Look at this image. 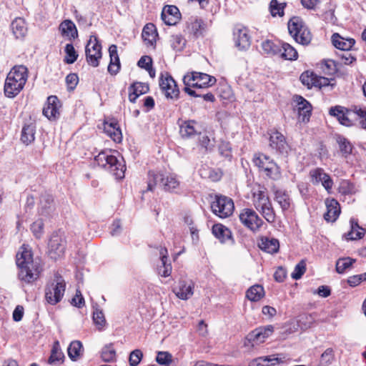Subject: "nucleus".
<instances>
[{
  "instance_id": "nucleus-35",
  "label": "nucleus",
  "mask_w": 366,
  "mask_h": 366,
  "mask_svg": "<svg viewBox=\"0 0 366 366\" xmlns=\"http://www.w3.org/2000/svg\"><path fill=\"white\" fill-rule=\"evenodd\" d=\"M335 140L339 146L340 152L343 157H347L352 153L354 146L348 139L343 135L337 134L336 135Z\"/></svg>"
},
{
  "instance_id": "nucleus-50",
  "label": "nucleus",
  "mask_w": 366,
  "mask_h": 366,
  "mask_svg": "<svg viewBox=\"0 0 366 366\" xmlns=\"http://www.w3.org/2000/svg\"><path fill=\"white\" fill-rule=\"evenodd\" d=\"M179 186V182L173 175L165 176V180L163 182L162 188L166 192H172L178 188Z\"/></svg>"
},
{
  "instance_id": "nucleus-49",
  "label": "nucleus",
  "mask_w": 366,
  "mask_h": 366,
  "mask_svg": "<svg viewBox=\"0 0 366 366\" xmlns=\"http://www.w3.org/2000/svg\"><path fill=\"white\" fill-rule=\"evenodd\" d=\"M65 56L64 62L67 64H74L79 56L72 44H67L64 48Z\"/></svg>"
},
{
  "instance_id": "nucleus-40",
  "label": "nucleus",
  "mask_w": 366,
  "mask_h": 366,
  "mask_svg": "<svg viewBox=\"0 0 366 366\" xmlns=\"http://www.w3.org/2000/svg\"><path fill=\"white\" fill-rule=\"evenodd\" d=\"M280 362L279 358L274 355L262 356L252 360L248 366H269Z\"/></svg>"
},
{
  "instance_id": "nucleus-20",
  "label": "nucleus",
  "mask_w": 366,
  "mask_h": 366,
  "mask_svg": "<svg viewBox=\"0 0 366 366\" xmlns=\"http://www.w3.org/2000/svg\"><path fill=\"white\" fill-rule=\"evenodd\" d=\"M104 132L115 142L122 141V133L116 119L112 118L104 122Z\"/></svg>"
},
{
  "instance_id": "nucleus-12",
  "label": "nucleus",
  "mask_w": 366,
  "mask_h": 366,
  "mask_svg": "<svg viewBox=\"0 0 366 366\" xmlns=\"http://www.w3.org/2000/svg\"><path fill=\"white\" fill-rule=\"evenodd\" d=\"M239 218L242 224L253 232L259 231L264 224V221L252 209H243L239 215Z\"/></svg>"
},
{
  "instance_id": "nucleus-55",
  "label": "nucleus",
  "mask_w": 366,
  "mask_h": 366,
  "mask_svg": "<svg viewBox=\"0 0 366 366\" xmlns=\"http://www.w3.org/2000/svg\"><path fill=\"white\" fill-rule=\"evenodd\" d=\"M265 190V188H261L260 186H259V189L253 192L255 207L270 201L269 197L266 195Z\"/></svg>"
},
{
  "instance_id": "nucleus-2",
  "label": "nucleus",
  "mask_w": 366,
  "mask_h": 366,
  "mask_svg": "<svg viewBox=\"0 0 366 366\" xmlns=\"http://www.w3.org/2000/svg\"><path fill=\"white\" fill-rule=\"evenodd\" d=\"M28 79V69L24 65H16L7 74L4 92L8 98H14L24 89Z\"/></svg>"
},
{
  "instance_id": "nucleus-57",
  "label": "nucleus",
  "mask_w": 366,
  "mask_h": 366,
  "mask_svg": "<svg viewBox=\"0 0 366 366\" xmlns=\"http://www.w3.org/2000/svg\"><path fill=\"white\" fill-rule=\"evenodd\" d=\"M156 361L161 365H169L172 362V355L169 352H158Z\"/></svg>"
},
{
  "instance_id": "nucleus-61",
  "label": "nucleus",
  "mask_w": 366,
  "mask_h": 366,
  "mask_svg": "<svg viewBox=\"0 0 366 366\" xmlns=\"http://www.w3.org/2000/svg\"><path fill=\"white\" fill-rule=\"evenodd\" d=\"M219 154L228 159L232 158V147L229 142L222 141L219 144Z\"/></svg>"
},
{
  "instance_id": "nucleus-9",
  "label": "nucleus",
  "mask_w": 366,
  "mask_h": 366,
  "mask_svg": "<svg viewBox=\"0 0 366 366\" xmlns=\"http://www.w3.org/2000/svg\"><path fill=\"white\" fill-rule=\"evenodd\" d=\"M85 54L89 65L93 67H97L99 65V60L102 57V44L97 36H90L85 46Z\"/></svg>"
},
{
  "instance_id": "nucleus-48",
  "label": "nucleus",
  "mask_w": 366,
  "mask_h": 366,
  "mask_svg": "<svg viewBox=\"0 0 366 366\" xmlns=\"http://www.w3.org/2000/svg\"><path fill=\"white\" fill-rule=\"evenodd\" d=\"M355 262V259L349 257L339 258L336 262V272L339 274H343Z\"/></svg>"
},
{
  "instance_id": "nucleus-22",
  "label": "nucleus",
  "mask_w": 366,
  "mask_h": 366,
  "mask_svg": "<svg viewBox=\"0 0 366 366\" xmlns=\"http://www.w3.org/2000/svg\"><path fill=\"white\" fill-rule=\"evenodd\" d=\"M163 21L169 26L175 25L181 17L179 9L176 6H166L161 14Z\"/></svg>"
},
{
  "instance_id": "nucleus-34",
  "label": "nucleus",
  "mask_w": 366,
  "mask_h": 366,
  "mask_svg": "<svg viewBox=\"0 0 366 366\" xmlns=\"http://www.w3.org/2000/svg\"><path fill=\"white\" fill-rule=\"evenodd\" d=\"M64 355L60 348L59 342L55 341L48 359V363L53 365H59L64 362Z\"/></svg>"
},
{
  "instance_id": "nucleus-21",
  "label": "nucleus",
  "mask_w": 366,
  "mask_h": 366,
  "mask_svg": "<svg viewBox=\"0 0 366 366\" xmlns=\"http://www.w3.org/2000/svg\"><path fill=\"white\" fill-rule=\"evenodd\" d=\"M351 110L339 105L332 107L329 110L330 115L336 117L340 124L346 127H351L353 124L349 118Z\"/></svg>"
},
{
  "instance_id": "nucleus-25",
  "label": "nucleus",
  "mask_w": 366,
  "mask_h": 366,
  "mask_svg": "<svg viewBox=\"0 0 366 366\" xmlns=\"http://www.w3.org/2000/svg\"><path fill=\"white\" fill-rule=\"evenodd\" d=\"M212 233L222 243L230 241L234 242L232 232L229 229L221 224H216L212 227Z\"/></svg>"
},
{
  "instance_id": "nucleus-52",
  "label": "nucleus",
  "mask_w": 366,
  "mask_h": 366,
  "mask_svg": "<svg viewBox=\"0 0 366 366\" xmlns=\"http://www.w3.org/2000/svg\"><path fill=\"white\" fill-rule=\"evenodd\" d=\"M101 357L103 361L109 362L115 360L116 351L112 344L105 345L102 350Z\"/></svg>"
},
{
  "instance_id": "nucleus-60",
  "label": "nucleus",
  "mask_w": 366,
  "mask_h": 366,
  "mask_svg": "<svg viewBox=\"0 0 366 366\" xmlns=\"http://www.w3.org/2000/svg\"><path fill=\"white\" fill-rule=\"evenodd\" d=\"M306 271V262L304 259H302L295 267L291 277L294 280H300Z\"/></svg>"
},
{
  "instance_id": "nucleus-47",
  "label": "nucleus",
  "mask_w": 366,
  "mask_h": 366,
  "mask_svg": "<svg viewBox=\"0 0 366 366\" xmlns=\"http://www.w3.org/2000/svg\"><path fill=\"white\" fill-rule=\"evenodd\" d=\"M314 322V317L309 314H302L300 315L297 321L298 327L302 331H305L310 328L313 325Z\"/></svg>"
},
{
  "instance_id": "nucleus-6",
  "label": "nucleus",
  "mask_w": 366,
  "mask_h": 366,
  "mask_svg": "<svg viewBox=\"0 0 366 366\" xmlns=\"http://www.w3.org/2000/svg\"><path fill=\"white\" fill-rule=\"evenodd\" d=\"M252 161L267 177L273 180H277L281 177L280 167L269 156L262 153L255 154Z\"/></svg>"
},
{
  "instance_id": "nucleus-15",
  "label": "nucleus",
  "mask_w": 366,
  "mask_h": 366,
  "mask_svg": "<svg viewBox=\"0 0 366 366\" xmlns=\"http://www.w3.org/2000/svg\"><path fill=\"white\" fill-rule=\"evenodd\" d=\"M309 176L312 184L317 185L322 183V185L327 192L330 193L333 186V181L330 175L325 172L322 168L317 167L311 169L310 171Z\"/></svg>"
},
{
  "instance_id": "nucleus-17",
  "label": "nucleus",
  "mask_w": 366,
  "mask_h": 366,
  "mask_svg": "<svg viewBox=\"0 0 366 366\" xmlns=\"http://www.w3.org/2000/svg\"><path fill=\"white\" fill-rule=\"evenodd\" d=\"M234 45L239 50H246L251 44V37L246 27L237 25L233 30Z\"/></svg>"
},
{
  "instance_id": "nucleus-23",
  "label": "nucleus",
  "mask_w": 366,
  "mask_h": 366,
  "mask_svg": "<svg viewBox=\"0 0 366 366\" xmlns=\"http://www.w3.org/2000/svg\"><path fill=\"white\" fill-rule=\"evenodd\" d=\"M327 212L324 214V218L327 222H335L340 214V206L339 202L335 199H327L325 200Z\"/></svg>"
},
{
  "instance_id": "nucleus-37",
  "label": "nucleus",
  "mask_w": 366,
  "mask_h": 366,
  "mask_svg": "<svg viewBox=\"0 0 366 366\" xmlns=\"http://www.w3.org/2000/svg\"><path fill=\"white\" fill-rule=\"evenodd\" d=\"M36 125L33 123L25 124L21 130V141L26 145L32 143L35 139Z\"/></svg>"
},
{
  "instance_id": "nucleus-27",
  "label": "nucleus",
  "mask_w": 366,
  "mask_h": 366,
  "mask_svg": "<svg viewBox=\"0 0 366 366\" xmlns=\"http://www.w3.org/2000/svg\"><path fill=\"white\" fill-rule=\"evenodd\" d=\"M54 198L51 194H42L40 197V206L39 213L40 215L47 217L53 210Z\"/></svg>"
},
{
  "instance_id": "nucleus-26",
  "label": "nucleus",
  "mask_w": 366,
  "mask_h": 366,
  "mask_svg": "<svg viewBox=\"0 0 366 366\" xmlns=\"http://www.w3.org/2000/svg\"><path fill=\"white\" fill-rule=\"evenodd\" d=\"M59 30L61 35L67 36L70 41L78 37L77 29L71 20L66 19L63 21L59 25Z\"/></svg>"
},
{
  "instance_id": "nucleus-63",
  "label": "nucleus",
  "mask_w": 366,
  "mask_h": 366,
  "mask_svg": "<svg viewBox=\"0 0 366 366\" xmlns=\"http://www.w3.org/2000/svg\"><path fill=\"white\" fill-rule=\"evenodd\" d=\"M142 357L143 353L140 350L136 349L133 350L129 355V365L137 366L142 360Z\"/></svg>"
},
{
  "instance_id": "nucleus-11",
  "label": "nucleus",
  "mask_w": 366,
  "mask_h": 366,
  "mask_svg": "<svg viewBox=\"0 0 366 366\" xmlns=\"http://www.w3.org/2000/svg\"><path fill=\"white\" fill-rule=\"evenodd\" d=\"M159 81V87L167 99H179V87L176 81L169 72L161 73Z\"/></svg>"
},
{
  "instance_id": "nucleus-10",
  "label": "nucleus",
  "mask_w": 366,
  "mask_h": 366,
  "mask_svg": "<svg viewBox=\"0 0 366 366\" xmlns=\"http://www.w3.org/2000/svg\"><path fill=\"white\" fill-rule=\"evenodd\" d=\"M212 211L220 218L229 217L234 209L232 199L223 195H216L215 200L211 204Z\"/></svg>"
},
{
  "instance_id": "nucleus-39",
  "label": "nucleus",
  "mask_w": 366,
  "mask_h": 366,
  "mask_svg": "<svg viewBox=\"0 0 366 366\" xmlns=\"http://www.w3.org/2000/svg\"><path fill=\"white\" fill-rule=\"evenodd\" d=\"M174 291L179 298L187 300L193 295V285L187 284L184 281H181L179 286L175 287Z\"/></svg>"
},
{
  "instance_id": "nucleus-53",
  "label": "nucleus",
  "mask_w": 366,
  "mask_h": 366,
  "mask_svg": "<svg viewBox=\"0 0 366 366\" xmlns=\"http://www.w3.org/2000/svg\"><path fill=\"white\" fill-rule=\"evenodd\" d=\"M191 29L196 37L202 35L206 30V24L202 19H195L191 23Z\"/></svg>"
},
{
  "instance_id": "nucleus-36",
  "label": "nucleus",
  "mask_w": 366,
  "mask_h": 366,
  "mask_svg": "<svg viewBox=\"0 0 366 366\" xmlns=\"http://www.w3.org/2000/svg\"><path fill=\"white\" fill-rule=\"evenodd\" d=\"M197 122L194 120L184 121L181 125L179 133L182 138L189 139L194 137L198 134L194 125Z\"/></svg>"
},
{
  "instance_id": "nucleus-30",
  "label": "nucleus",
  "mask_w": 366,
  "mask_h": 366,
  "mask_svg": "<svg viewBox=\"0 0 366 366\" xmlns=\"http://www.w3.org/2000/svg\"><path fill=\"white\" fill-rule=\"evenodd\" d=\"M350 230L344 234L347 240H355L361 239L365 235V229L360 227L358 222L354 218L350 219Z\"/></svg>"
},
{
  "instance_id": "nucleus-7",
  "label": "nucleus",
  "mask_w": 366,
  "mask_h": 366,
  "mask_svg": "<svg viewBox=\"0 0 366 366\" xmlns=\"http://www.w3.org/2000/svg\"><path fill=\"white\" fill-rule=\"evenodd\" d=\"M269 134V147L272 152L280 158L287 159L292 151L287 138L277 130H271Z\"/></svg>"
},
{
  "instance_id": "nucleus-28",
  "label": "nucleus",
  "mask_w": 366,
  "mask_h": 366,
  "mask_svg": "<svg viewBox=\"0 0 366 366\" xmlns=\"http://www.w3.org/2000/svg\"><path fill=\"white\" fill-rule=\"evenodd\" d=\"M258 246L264 252L269 254L277 253L280 248L278 239L274 238L262 237Z\"/></svg>"
},
{
  "instance_id": "nucleus-45",
  "label": "nucleus",
  "mask_w": 366,
  "mask_h": 366,
  "mask_svg": "<svg viewBox=\"0 0 366 366\" xmlns=\"http://www.w3.org/2000/svg\"><path fill=\"white\" fill-rule=\"evenodd\" d=\"M282 51L278 55L282 59L286 60H296L298 57V54L296 49L287 43H282L280 46Z\"/></svg>"
},
{
  "instance_id": "nucleus-5",
  "label": "nucleus",
  "mask_w": 366,
  "mask_h": 366,
  "mask_svg": "<svg viewBox=\"0 0 366 366\" xmlns=\"http://www.w3.org/2000/svg\"><path fill=\"white\" fill-rule=\"evenodd\" d=\"M290 34L298 44L308 45L310 44L312 36L305 25L303 19L300 16H292L287 24Z\"/></svg>"
},
{
  "instance_id": "nucleus-24",
  "label": "nucleus",
  "mask_w": 366,
  "mask_h": 366,
  "mask_svg": "<svg viewBox=\"0 0 366 366\" xmlns=\"http://www.w3.org/2000/svg\"><path fill=\"white\" fill-rule=\"evenodd\" d=\"M109 53L110 57L109 64L108 66V71L112 75H116L121 69V64L117 51V46L115 44H112L109 47Z\"/></svg>"
},
{
  "instance_id": "nucleus-46",
  "label": "nucleus",
  "mask_w": 366,
  "mask_h": 366,
  "mask_svg": "<svg viewBox=\"0 0 366 366\" xmlns=\"http://www.w3.org/2000/svg\"><path fill=\"white\" fill-rule=\"evenodd\" d=\"M274 200L279 204L282 211L287 210L290 207L289 194L283 190H277L274 192Z\"/></svg>"
},
{
  "instance_id": "nucleus-59",
  "label": "nucleus",
  "mask_w": 366,
  "mask_h": 366,
  "mask_svg": "<svg viewBox=\"0 0 366 366\" xmlns=\"http://www.w3.org/2000/svg\"><path fill=\"white\" fill-rule=\"evenodd\" d=\"M93 321L94 324L99 326V330H102L106 325V320L102 310L96 309L93 312Z\"/></svg>"
},
{
  "instance_id": "nucleus-31",
  "label": "nucleus",
  "mask_w": 366,
  "mask_h": 366,
  "mask_svg": "<svg viewBox=\"0 0 366 366\" xmlns=\"http://www.w3.org/2000/svg\"><path fill=\"white\" fill-rule=\"evenodd\" d=\"M332 42L335 47L341 51H344L350 50L355 41L353 39H345L339 34L335 33L332 36Z\"/></svg>"
},
{
  "instance_id": "nucleus-3",
  "label": "nucleus",
  "mask_w": 366,
  "mask_h": 366,
  "mask_svg": "<svg viewBox=\"0 0 366 366\" xmlns=\"http://www.w3.org/2000/svg\"><path fill=\"white\" fill-rule=\"evenodd\" d=\"M217 81L214 76H210L205 73L193 71L185 74L183 77V83L184 84V91L191 97H200L202 94L191 87L197 89H206Z\"/></svg>"
},
{
  "instance_id": "nucleus-38",
  "label": "nucleus",
  "mask_w": 366,
  "mask_h": 366,
  "mask_svg": "<svg viewBox=\"0 0 366 366\" xmlns=\"http://www.w3.org/2000/svg\"><path fill=\"white\" fill-rule=\"evenodd\" d=\"M160 258L162 266L159 268V273L164 277H167L171 274L172 265L168 263L167 249L166 247H162L160 249Z\"/></svg>"
},
{
  "instance_id": "nucleus-14",
  "label": "nucleus",
  "mask_w": 366,
  "mask_h": 366,
  "mask_svg": "<svg viewBox=\"0 0 366 366\" xmlns=\"http://www.w3.org/2000/svg\"><path fill=\"white\" fill-rule=\"evenodd\" d=\"M66 285L63 280L52 283L45 289V298L48 303L54 305L59 302L64 294Z\"/></svg>"
},
{
  "instance_id": "nucleus-42",
  "label": "nucleus",
  "mask_w": 366,
  "mask_h": 366,
  "mask_svg": "<svg viewBox=\"0 0 366 366\" xmlns=\"http://www.w3.org/2000/svg\"><path fill=\"white\" fill-rule=\"evenodd\" d=\"M83 346L80 341H72L68 347L67 353L72 361H76L82 355Z\"/></svg>"
},
{
  "instance_id": "nucleus-51",
  "label": "nucleus",
  "mask_w": 366,
  "mask_h": 366,
  "mask_svg": "<svg viewBox=\"0 0 366 366\" xmlns=\"http://www.w3.org/2000/svg\"><path fill=\"white\" fill-rule=\"evenodd\" d=\"M335 360V351L332 348L326 349L321 355L319 366H328L332 364Z\"/></svg>"
},
{
  "instance_id": "nucleus-62",
  "label": "nucleus",
  "mask_w": 366,
  "mask_h": 366,
  "mask_svg": "<svg viewBox=\"0 0 366 366\" xmlns=\"http://www.w3.org/2000/svg\"><path fill=\"white\" fill-rule=\"evenodd\" d=\"M31 230L36 238H41L44 232L43 220L39 219L34 222L31 226Z\"/></svg>"
},
{
  "instance_id": "nucleus-18",
  "label": "nucleus",
  "mask_w": 366,
  "mask_h": 366,
  "mask_svg": "<svg viewBox=\"0 0 366 366\" xmlns=\"http://www.w3.org/2000/svg\"><path fill=\"white\" fill-rule=\"evenodd\" d=\"M61 102L56 96H49L43 108V114L49 120H56L60 116Z\"/></svg>"
},
{
  "instance_id": "nucleus-1",
  "label": "nucleus",
  "mask_w": 366,
  "mask_h": 366,
  "mask_svg": "<svg viewBox=\"0 0 366 366\" xmlns=\"http://www.w3.org/2000/svg\"><path fill=\"white\" fill-rule=\"evenodd\" d=\"M16 254V265L19 268V278L26 283L36 280L42 270L39 263L34 261L32 252L23 245Z\"/></svg>"
},
{
  "instance_id": "nucleus-29",
  "label": "nucleus",
  "mask_w": 366,
  "mask_h": 366,
  "mask_svg": "<svg viewBox=\"0 0 366 366\" xmlns=\"http://www.w3.org/2000/svg\"><path fill=\"white\" fill-rule=\"evenodd\" d=\"M158 33L156 26L152 23L147 24L142 30V36L144 41L149 46H152L156 43Z\"/></svg>"
},
{
  "instance_id": "nucleus-13",
  "label": "nucleus",
  "mask_w": 366,
  "mask_h": 366,
  "mask_svg": "<svg viewBox=\"0 0 366 366\" xmlns=\"http://www.w3.org/2000/svg\"><path fill=\"white\" fill-rule=\"evenodd\" d=\"M293 102L295 103L293 109L297 113L299 120L302 122H309L312 114V104L300 95H295Z\"/></svg>"
},
{
  "instance_id": "nucleus-43",
  "label": "nucleus",
  "mask_w": 366,
  "mask_h": 366,
  "mask_svg": "<svg viewBox=\"0 0 366 366\" xmlns=\"http://www.w3.org/2000/svg\"><path fill=\"white\" fill-rule=\"evenodd\" d=\"M257 209H260L264 218L269 223L275 221V213L270 201L255 207Z\"/></svg>"
},
{
  "instance_id": "nucleus-32",
  "label": "nucleus",
  "mask_w": 366,
  "mask_h": 366,
  "mask_svg": "<svg viewBox=\"0 0 366 366\" xmlns=\"http://www.w3.org/2000/svg\"><path fill=\"white\" fill-rule=\"evenodd\" d=\"M165 175L159 172L149 171L148 172L147 191H153L157 185L163 186Z\"/></svg>"
},
{
  "instance_id": "nucleus-56",
  "label": "nucleus",
  "mask_w": 366,
  "mask_h": 366,
  "mask_svg": "<svg viewBox=\"0 0 366 366\" xmlns=\"http://www.w3.org/2000/svg\"><path fill=\"white\" fill-rule=\"evenodd\" d=\"M170 41L173 49L177 51L182 50L186 44V40L182 34L172 35Z\"/></svg>"
},
{
  "instance_id": "nucleus-41",
  "label": "nucleus",
  "mask_w": 366,
  "mask_h": 366,
  "mask_svg": "<svg viewBox=\"0 0 366 366\" xmlns=\"http://www.w3.org/2000/svg\"><path fill=\"white\" fill-rule=\"evenodd\" d=\"M264 296V287L260 285L250 287L246 292V297L252 302H257Z\"/></svg>"
},
{
  "instance_id": "nucleus-19",
  "label": "nucleus",
  "mask_w": 366,
  "mask_h": 366,
  "mask_svg": "<svg viewBox=\"0 0 366 366\" xmlns=\"http://www.w3.org/2000/svg\"><path fill=\"white\" fill-rule=\"evenodd\" d=\"M274 327L272 325L258 327L249 332L246 339L248 342H252V345H258L264 342L265 339L272 334Z\"/></svg>"
},
{
  "instance_id": "nucleus-4",
  "label": "nucleus",
  "mask_w": 366,
  "mask_h": 366,
  "mask_svg": "<svg viewBox=\"0 0 366 366\" xmlns=\"http://www.w3.org/2000/svg\"><path fill=\"white\" fill-rule=\"evenodd\" d=\"M97 164L112 173L116 179H122L124 177L126 165L123 157L119 159L110 152L102 151L94 158Z\"/></svg>"
},
{
  "instance_id": "nucleus-16",
  "label": "nucleus",
  "mask_w": 366,
  "mask_h": 366,
  "mask_svg": "<svg viewBox=\"0 0 366 366\" xmlns=\"http://www.w3.org/2000/svg\"><path fill=\"white\" fill-rule=\"evenodd\" d=\"M66 249V240L56 232H54L49 242V253L51 258L56 259L61 257Z\"/></svg>"
},
{
  "instance_id": "nucleus-33",
  "label": "nucleus",
  "mask_w": 366,
  "mask_h": 366,
  "mask_svg": "<svg viewBox=\"0 0 366 366\" xmlns=\"http://www.w3.org/2000/svg\"><path fill=\"white\" fill-rule=\"evenodd\" d=\"M11 28L16 39H23L27 31L24 19L20 17L13 20L11 24Z\"/></svg>"
},
{
  "instance_id": "nucleus-64",
  "label": "nucleus",
  "mask_w": 366,
  "mask_h": 366,
  "mask_svg": "<svg viewBox=\"0 0 366 366\" xmlns=\"http://www.w3.org/2000/svg\"><path fill=\"white\" fill-rule=\"evenodd\" d=\"M337 55L340 58L342 63L346 65L352 64L356 61V57L352 54L350 50L340 51Z\"/></svg>"
},
{
  "instance_id": "nucleus-58",
  "label": "nucleus",
  "mask_w": 366,
  "mask_h": 366,
  "mask_svg": "<svg viewBox=\"0 0 366 366\" xmlns=\"http://www.w3.org/2000/svg\"><path fill=\"white\" fill-rule=\"evenodd\" d=\"M129 91H134L139 97L149 91V85L142 82H134L129 87Z\"/></svg>"
},
{
  "instance_id": "nucleus-54",
  "label": "nucleus",
  "mask_w": 366,
  "mask_h": 366,
  "mask_svg": "<svg viewBox=\"0 0 366 366\" xmlns=\"http://www.w3.org/2000/svg\"><path fill=\"white\" fill-rule=\"evenodd\" d=\"M286 3L280 4L277 0H272L269 4V9L272 16H283L284 9L286 6Z\"/></svg>"
},
{
  "instance_id": "nucleus-8",
  "label": "nucleus",
  "mask_w": 366,
  "mask_h": 366,
  "mask_svg": "<svg viewBox=\"0 0 366 366\" xmlns=\"http://www.w3.org/2000/svg\"><path fill=\"white\" fill-rule=\"evenodd\" d=\"M303 85L308 89L317 87L319 89H327L332 91L336 84L334 79H328L327 77L317 76L312 71H306L303 72L300 77Z\"/></svg>"
},
{
  "instance_id": "nucleus-44",
  "label": "nucleus",
  "mask_w": 366,
  "mask_h": 366,
  "mask_svg": "<svg viewBox=\"0 0 366 366\" xmlns=\"http://www.w3.org/2000/svg\"><path fill=\"white\" fill-rule=\"evenodd\" d=\"M280 46L281 44L274 43L269 39L263 41L261 44L263 52L269 56L278 55L282 51Z\"/></svg>"
}]
</instances>
